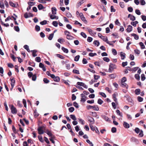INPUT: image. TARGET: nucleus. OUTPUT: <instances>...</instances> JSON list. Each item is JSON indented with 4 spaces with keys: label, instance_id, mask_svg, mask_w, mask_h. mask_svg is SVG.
Returning <instances> with one entry per match:
<instances>
[{
    "label": "nucleus",
    "instance_id": "20e7f679",
    "mask_svg": "<svg viewBox=\"0 0 146 146\" xmlns=\"http://www.w3.org/2000/svg\"><path fill=\"white\" fill-rule=\"evenodd\" d=\"M81 96L82 98H81V100L80 101L82 102H84L86 100V96L84 94H81Z\"/></svg>",
    "mask_w": 146,
    "mask_h": 146
},
{
    "label": "nucleus",
    "instance_id": "603ef678",
    "mask_svg": "<svg viewBox=\"0 0 146 146\" xmlns=\"http://www.w3.org/2000/svg\"><path fill=\"white\" fill-rule=\"evenodd\" d=\"M112 51L113 54L114 55H115L117 54V52L115 49H112Z\"/></svg>",
    "mask_w": 146,
    "mask_h": 146
},
{
    "label": "nucleus",
    "instance_id": "412c9836",
    "mask_svg": "<svg viewBox=\"0 0 146 146\" xmlns=\"http://www.w3.org/2000/svg\"><path fill=\"white\" fill-rule=\"evenodd\" d=\"M66 38L70 40H72L73 39L74 37L70 35H67L66 36Z\"/></svg>",
    "mask_w": 146,
    "mask_h": 146
},
{
    "label": "nucleus",
    "instance_id": "bf43d9fd",
    "mask_svg": "<svg viewBox=\"0 0 146 146\" xmlns=\"http://www.w3.org/2000/svg\"><path fill=\"white\" fill-rule=\"evenodd\" d=\"M93 38L90 37H88L87 38V41L89 42H91Z\"/></svg>",
    "mask_w": 146,
    "mask_h": 146
},
{
    "label": "nucleus",
    "instance_id": "6ab92c4d",
    "mask_svg": "<svg viewBox=\"0 0 146 146\" xmlns=\"http://www.w3.org/2000/svg\"><path fill=\"white\" fill-rule=\"evenodd\" d=\"M90 115L93 117H97L98 118V115H97L96 113L95 112H90Z\"/></svg>",
    "mask_w": 146,
    "mask_h": 146
},
{
    "label": "nucleus",
    "instance_id": "c9c22d12",
    "mask_svg": "<svg viewBox=\"0 0 146 146\" xmlns=\"http://www.w3.org/2000/svg\"><path fill=\"white\" fill-rule=\"evenodd\" d=\"M70 117L73 120H76V118L74 115H70Z\"/></svg>",
    "mask_w": 146,
    "mask_h": 146
},
{
    "label": "nucleus",
    "instance_id": "8fccbe9b",
    "mask_svg": "<svg viewBox=\"0 0 146 146\" xmlns=\"http://www.w3.org/2000/svg\"><path fill=\"white\" fill-rule=\"evenodd\" d=\"M103 60L104 61L108 62H109L110 60V59L108 58L107 57H105L103 58Z\"/></svg>",
    "mask_w": 146,
    "mask_h": 146
},
{
    "label": "nucleus",
    "instance_id": "69168bd1",
    "mask_svg": "<svg viewBox=\"0 0 146 146\" xmlns=\"http://www.w3.org/2000/svg\"><path fill=\"white\" fill-rule=\"evenodd\" d=\"M103 101L100 99H99L98 101V103L100 105L102 104L103 103Z\"/></svg>",
    "mask_w": 146,
    "mask_h": 146
},
{
    "label": "nucleus",
    "instance_id": "338daca9",
    "mask_svg": "<svg viewBox=\"0 0 146 146\" xmlns=\"http://www.w3.org/2000/svg\"><path fill=\"white\" fill-rule=\"evenodd\" d=\"M100 77V76H99L98 75H97L95 74L94 75V79L95 80H97Z\"/></svg>",
    "mask_w": 146,
    "mask_h": 146
},
{
    "label": "nucleus",
    "instance_id": "f03ea898",
    "mask_svg": "<svg viewBox=\"0 0 146 146\" xmlns=\"http://www.w3.org/2000/svg\"><path fill=\"white\" fill-rule=\"evenodd\" d=\"M116 66L115 65L111 63L109 65V71L110 72H111L113 70L116 68Z\"/></svg>",
    "mask_w": 146,
    "mask_h": 146
},
{
    "label": "nucleus",
    "instance_id": "4c0bfd02",
    "mask_svg": "<svg viewBox=\"0 0 146 146\" xmlns=\"http://www.w3.org/2000/svg\"><path fill=\"white\" fill-rule=\"evenodd\" d=\"M32 51L33 52L32 55L33 56L35 57L37 56V54H36V53L37 52L36 50H34Z\"/></svg>",
    "mask_w": 146,
    "mask_h": 146
},
{
    "label": "nucleus",
    "instance_id": "9b49d317",
    "mask_svg": "<svg viewBox=\"0 0 146 146\" xmlns=\"http://www.w3.org/2000/svg\"><path fill=\"white\" fill-rule=\"evenodd\" d=\"M121 86L122 87L125 88L126 89L128 88V86L125 82L123 83L121 82Z\"/></svg>",
    "mask_w": 146,
    "mask_h": 146
},
{
    "label": "nucleus",
    "instance_id": "bb28decb",
    "mask_svg": "<svg viewBox=\"0 0 146 146\" xmlns=\"http://www.w3.org/2000/svg\"><path fill=\"white\" fill-rule=\"evenodd\" d=\"M138 23V22L136 21L135 22H131V24L134 27H136L137 24Z\"/></svg>",
    "mask_w": 146,
    "mask_h": 146
},
{
    "label": "nucleus",
    "instance_id": "9d476101",
    "mask_svg": "<svg viewBox=\"0 0 146 146\" xmlns=\"http://www.w3.org/2000/svg\"><path fill=\"white\" fill-rule=\"evenodd\" d=\"M53 79L54 81L55 82H58L60 80V78L58 76H55L54 75V76L52 78Z\"/></svg>",
    "mask_w": 146,
    "mask_h": 146
},
{
    "label": "nucleus",
    "instance_id": "052dcab7",
    "mask_svg": "<svg viewBox=\"0 0 146 146\" xmlns=\"http://www.w3.org/2000/svg\"><path fill=\"white\" fill-rule=\"evenodd\" d=\"M137 100L139 102H141L143 101V98L140 96H138L137 98Z\"/></svg>",
    "mask_w": 146,
    "mask_h": 146
},
{
    "label": "nucleus",
    "instance_id": "de8ad7c7",
    "mask_svg": "<svg viewBox=\"0 0 146 146\" xmlns=\"http://www.w3.org/2000/svg\"><path fill=\"white\" fill-rule=\"evenodd\" d=\"M81 20L85 23H87V21L86 20L84 16L83 17H82L81 18Z\"/></svg>",
    "mask_w": 146,
    "mask_h": 146
},
{
    "label": "nucleus",
    "instance_id": "e433bc0d",
    "mask_svg": "<svg viewBox=\"0 0 146 146\" xmlns=\"http://www.w3.org/2000/svg\"><path fill=\"white\" fill-rule=\"evenodd\" d=\"M38 139L41 142H43L44 141L42 137V136L40 135H39L38 136Z\"/></svg>",
    "mask_w": 146,
    "mask_h": 146
},
{
    "label": "nucleus",
    "instance_id": "e2e57ef3",
    "mask_svg": "<svg viewBox=\"0 0 146 146\" xmlns=\"http://www.w3.org/2000/svg\"><path fill=\"white\" fill-rule=\"evenodd\" d=\"M141 5H144L145 4V2L144 0H141L140 1Z\"/></svg>",
    "mask_w": 146,
    "mask_h": 146
},
{
    "label": "nucleus",
    "instance_id": "2f4dec72",
    "mask_svg": "<svg viewBox=\"0 0 146 146\" xmlns=\"http://www.w3.org/2000/svg\"><path fill=\"white\" fill-rule=\"evenodd\" d=\"M89 126L91 129L93 131H94V130L96 129V127H94V126L93 125H92L91 124H89Z\"/></svg>",
    "mask_w": 146,
    "mask_h": 146
},
{
    "label": "nucleus",
    "instance_id": "58836bf2",
    "mask_svg": "<svg viewBox=\"0 0 146 146\" xmlns=\"http://www.w3.org/2000/svg\"><path fill=\"white\" fill-rule=\"evenodd\" d=\"M38 8L39 10H40L43 9L44 7L42 4H40L38 5Z\"/></svg>",
    "mask_w": 146,
    "mask_h": 146
},
{
    "label": "nucleus",
    "instance_id": "a19ab883",
    "mask_svg": "<svg viewBox=\"0 0 146 146\" xmlns=\"http://www.w3.org/2000/svg\"><path fill=\"white\" fill-rule=\"evenodd\" d=\"M109 76L110 78L113 79L116 76L114 74H112L110 75Z\"/></svg>",
    "mask_w": 146,
    "mask_h": 146
},
{
    "label": "nucleus",
    "instance_id": "c756f323",
    "mask_svg": "<svg viewBox=\"0 0 146 146\" xmlns=\"http://www.w3.org/2000/svg\"><path fill=\"white\" fill-rule=\"evenodd\" d=\"M62 49L64 52L66 53H67L68 52V49L67 48H65L64 47H62Z\"/></svg>",
    "mask_w": 146,
    "mask_h": 146
},
{
    "label": "nucleus",
    "instance_id": "aec40b11",
    "mask_svg": "<svg viewBox=\"0 0 146 146\" xmlns=\"http://www.w3.org/2000/svg\"><path fill=\"white\" fill-rule=\"evenodd\" d=\"M50 18L52 19H55L57 20L58 19V17L54 15H51L50 16Z\"/></svg>",
    "mask_w": 146,
    "mask_h": 146
},
{
    "label": "nucleus",
    "instance_id": "2eb2a0df",
    "mask_svg": "<svg viewBox=\"0 0 146 146\" xmlns=\"http://www.w3.org/2000/svg\"><path fill=\"white\" fill-rule=\"evenodd\" d=\"M39 66L41 68H42V70L44 71H46V68L44 67V65L42 63H40L39 64Z\"/></svg>",
    "mask_w": 146,
    "mask_h": 146
},
{
    "label": "nucleus",
    "instance_id": "5fc2aeb1",
    "mask_svg": "<svg viewBox=\"0 0 146 146\" xmlns=\"http://www.w3.org/2000/svg\"><path fill=\"white\" fill-rule=\"evenodd\" d=\"M35 60L38 62H40L41 61V59L39 57H37L36 58Z\"/></svg>",
    "mask_w": 146,
    "mask_h": 146
},
{
    "label": "nucleus",
    "instance_id": "cd10ccee",
    "mask_svg": "<svg viewBox=\"0 0 146 146\" xmlns=\"http://www.w3.org/2000/svg\"><path fill=\"white\" fill-rule=\"evenodd\" d=\"M46 133L49 135V136L50 137H53V136L52 134L51 133L50 131H49L48 130H46Z\"/></svg>",
    "mask_w": 146,
    "mask_h": 146
},
{
    "label": "nucleus",
    "instance_id": "393cba45",
    "mask_svg": "<svg viewBox=\"0 0 146 146\" xmlns=\"http://www.w3.org/2000/svg\"><path fill=\"white\" fill-rule=\"evenodd\" d=\"M116 112L117 114L120 116L121 117H122V114L121 113L119 110H116Z\"/></svg>",
    "mask_w": 146,
    "mask_h": 146
},
{
    "label": "nucleus",
    "instance_id": "37998d69",
    "mask_svg": "<svg viewBox=\"0 0 146 146\" xmlns=\"http://www.w3.org/2000/svg\"><path fill=\"white\" fill-rule=\"evenodd\" d=\"M127 81V78L125 77H124L121 79V82H126Z\"/></svg>",
    "mask_w": 146,
    "mask_h": 146
},
{
    "label": "nucleus",
    "instance_id": "39448f33",
    "mask_svg": "<svg viewBox=\"0 0 146 146\" xmlns=\"http://www.w3.org/2000/svg\"><path fill=\"white\" fill-rule=\"evenodd\" d=\"M11 112L13 113H17V110L13 105H12L11 108Z\"/></svg>",
    "mask_w": 146,
    "mask_h": 146
},
{
    "label": "nucleus",
    "instance_id": "5701e85b",
    "mask_svg": "<svg viewBox=\"0 0 146 146\" xmlns=\"http://www.w3.org/2000/svg\"><path fill=\"white\" fill-rule=\"evenodd\" d=\"M56 9L55 7H53L52 8V13L53 15H55L56 14Z\"/></svg>",
    "mask_w": 146,
    "mask_h": 146
},
{
    "label": "nucleus",
    "instance_id": "b1692460",
    "mask_svg": "<svg viewBox=\"0 0 146 146\" xmlns=\"http://www.w3.org/2000/svg\"><path fill=\"white\" fill-rule=\"evenodd\" d=\"M58 41L60 44H62L65 42V40L63 38H60L58 40Z\"/></svg>",
    "mask_w": 146,
    "mask_h": 146
},
{
    "label": "nucleus",
    "instance_id": "6e6d98bb",
    "mask_svg": "<svg viewBox=\"0 0 146 146\" xmlns=\"http://www.w3.org/2000/svg\"><path fill=\"white\" fill-rule=\"evenodd\" d=\"M68 110L70 112H72L74 111V108L72 107L69 108Z\"/></svg>",
    "mask_w": 146,
    "mask_h": 146
},
{
    "label": "nucleus",
    "instance_id": "4be33fe9",
    "mask_svg": "<svg viewBox=\"0 0 146 146\" xmlns=\"http://www.w3.org/2000/svg\"><path fill=\"white\" fill-rule=\"evenodd\" d=\"M9 4L11 6V7H16L17 5L15 3H14L13 2L11 1H10L9 2Z\"/></svg>",
    "mask_w": 146,
    "mask_h": 146
},
{
    "label": "nucleus",
    "instance_id": "f3484780",
    "mask_svg": "<svg viewBox=\"0 0 146 146\" xmlns=\"http://www.w3.org/2000/svg\"><path fill=\"white\" fill-rule=\"evenodd\" d=\"M86 1L85 0H81L80 1L77 3V6L78 7L80 6L82 4Z\"/></svg>",
    "mask_w": 146,
    "mask_h": 146
},
{
    "label": "nucleus",
    "instance_id": "ddd939ff",
    "mask_svg": "<svg viewBox=\"0 0 146 146\" xmlns=\"http://www.w3.org/2000/svg\"><path fill=\"white\" fill-rule=\"evenodd\" d=\"M120 55L121 60H124L125 58V54L123 52H120Z\"/></svg>",
    "mask_w": 146,
    "mask_h": 146
},
{
    "label": "nucleus",
    "instance_id": "f257e3e1",
    "mask_svg": "<svg viewBox=\"0 0 146 146\" xmlns=\"http://www.w3.org/2000/svg\"><path fill=\"white\" fill-rule=\"evenodd\" d=\"M86 108L88 110L92 109L96 111H98L99 110L98 106L95 105L93 106L90 105H88L86 106Z\"/></svg>",
    "mask_w": 146,
    "mask_h": 146
},
{
    "label": "nucleus",
    "instance_id": "13d9d810",
    "mask_svg": "<svg viewBox=\"0 0 146 146\" xmlns=\"http://www.w3.org/2000/svg\"><path fill=\"white\" fill-rule=\"evenodd\" d=\"M86 141L87 142V143H89L90 145V146H93V144L89 140L87 139L86 140Z\"/></svg>",
    "mask_w": 146,
    "mask_h": 146
},
{
    "label": "nucleus",
    "instance_id": "49530a36",
    "mask_svg": "<svg viewBox=\"0 0 146 146\" xmlns=\"http://www.w3.org/2000/svg\"><path fill=\"white\" fill-rule=\"evenodd\" d=\"M52 24L55 27H57L58 26V23L56 21H54L52 23Z\"/></svg>",
    "mask_w": 146,
    "mask_h": 146
},
{
    "label": "nucleus",
    "instance_id": "0e129e2a",
    "mask_svg": "<svg viewBox=\"0 0 146 146\" xmlns=\"http://www.w3.org/2000/svg\"><path fill=\"white\" fill-rule=\"evenodd\" d=\"M135 13L136 14L138 15H140L141 14V13L140 11L138 9H136L135 10Z\"/></svg>",
    "mask_w": 146,
    "mask_h": 146
},
{
    "label": "nucleus",
    "instance_id": "680f3d73",
    "mask_svg": "<svg viewBox=\"0 0 146 146\" xmlns=\"http://www.w3.org/2000/svg\"><path fill=\"white\" fill-rule=\"evenodd\" d=\"M23 103L24 104V106L25 108H26V107H27L26 102V100L25 99H23Z\"/></svg>",
    "mask_w": 146,
    "mask_h": 146
},
{
    "label": "nucleus",
    "instance_id": "a878e982",
    "mask_svg": "<svg viewBox=\"0 0 146 146\" xmlns=\"http://www.w3.org/2000/svg\"><path fill=\"white\" fill-rule=\"evenodd\" d=\"M130 16V18L131 20L133 21L135 20V17L133 15H131L130 14L128 15V17H129V16Z\"/></svg>",
    "mask_w": 146,
    "mask_h": 146
},
{
    "label": "nucleus",
    "instance_id": "864d4df0",
    "mask_svg": "<svg viewBox=\"0 0 146 146\" xmlns=\"http://www.w3.org/2000/svg\"><path fill=\"white\" fill-rule=\"evenodd\" d=\"M24 48L25 49L27 50L28 52H29L30 51V50H29V46L28 45H24Z\"/></svg>",
    "mask_w": 146,
    "mask_h": 146
},
{
    "label": "nucleus",
    "instance_id": "f704fd0d",
    "mask_svg": "<svg viewBox=\"0 0 146 146\" xmlns=\"http://www.w3.org/2000/svg\"><path fill=\"white\" fill-rule=\"evenodd\" d=\"M0 7L1 9L4 8V3L3 2L0 1Z\"/></svg>",
    "mask_w": 146,
    "mask_h": 146
},
{
    "label": "nucleus",
    "instance_id": "72a5a7b5",
    "mask_svg": "<svg viewBox=\"0 0 146 146\" xmlns=\"http://www.w3.org/2000/svg\"><path fill=\"white\" fill-rule=\"evenodd\" d=\"M131 36L134 37V38L136 40H138L139 38V36H138L135 34L133 33L131 34Z\"/></svg>",
    "mask_w": 146,
    "mask_h": 146
},
{
    "label": "nucleus",
    "instance_id": "774afa93",
    "mask_svg": "<svg viewBox=\"0 0 146 146\" xmlns=\"http://www.w3.org/2000/svg\"><path fill=\"white\" fill-rule=\"evenodd\" d=\"M142 19L143 21L146 20V16L145 15H142L141 16Z\"/></svg>",
    "mask_w": 146,
    "mask_h": 146
},
{
    "label": "nucleus",
    "instance_id": "4468645a",
    "mask_svg": "<svg viewBox=\"0 0 146 146\" xmlns=\"http://www.w3.org/2000/svg\"><path fill=\"white\" fill-rule=\"evenodd\" d=\"M38 133L39 134H42L44 133V131L42 129V128L41 127H39L38 129Z\"/></svg>",
    "mask_w": 146,
    "mask_h": 146
},
{
    "label": "nucleus",
    "instance_id": "423d86ee",
    "mask_svg": "<svg viewBox=\"0 0 146 146\" xmlns=\"http://www.w3.org/2000/svg\"><path fill=\"white\" fill-rule=\"evenodd\" d=\"M88 121L90 123V124H93L94 123L95 121L93 118L91 117H88Z\"/></svg>",
    "mask_w": 146,
    "mask_h": 146
},
{
    "label": "nucleus",
    "instance_id": "a211bd4d",
    "mask_svg": "<svg viewBox=\"0 0 146 146\" xmlns=\"http://www.w3.org/2000/svg\"><path fill=\"white\" fill-rule=\"evenodd\" d=\"M128 32H130L132 30V27L131 25H129L128 26V27L126 29Z\"/></svg>",
    "mask_w": 146,
    "mask_h": 146
},
{
    "label": "nucleus",
    "instance_id": "79ce46f5",
    "mask_svg": "<svg viewBox=\"0 0 146 146\" xmlns=\"http://www.w3.org/2000/svg\"><path fill=\"white\" fill-rule=\"evenodd\" d=\"M80 58V56L79 55L76 56L74 58V60L76 61H78Z\"/></svg>",
    "mask_w": 146,
    "mask_h": 146
},
{
    "label": "nucleus",
    "instance_id": "ea45409f",
    "mask_svg": "<svg viewBox=\"0 0 146 146\" xmlns=\"http://www.w3.org/2000/svg\"><path fill=\"white\" fill-rule=\"evenodd\" d=\"M54 35V34L53 33H52L50 34L48 36V39L50 40H51L53 37Z\"/></svg>",
    "mask_w": 146,
    "mask_h": 146
},
{
    "label": "nucleus",
    "instance_id": "6e6552de",
    "mask_svg": "<svg viewBox=\"0 0 146 146\" xmlns=\"http://www.w3.org/2000/svg\"><path fill=\"white\" fill-rule=\"evenodd\" d=\"M104 41L106 42L107 43H109V42L108 40L107 37L106 36H102L101 38Z\"/></svg>",
    "mask_w": 146,
    "mask_h": 146
},
{
    "label": "nucleus",
    "instance_id": "c85d7f7f",
    "mask_svg": "<svg viewBox=\"0 0 146 146\" xmlns=\"http://www.w3.org/2000/svg\"><path fill=\"white\" fill-rule=\"evenodd\" d=\"M135 93L136 95H139L140 94V90L139 89H137L135 90Z\"/></svg>",
    "mask_w": 146,
    "mask_h": 146
},
{
    "label": "nucleus",
    "instance_id": "7ed1b4c3",
    "mask_svg": "<svg viewBox=\"0 0 146 146\" xmlns=\"http://www.w3.org/2000/svg\"><path fill=\"white\" fill-rule=\"evenodd\" d=\"M117 95V93H115L112 95L113 99L116 103H117V99L116 98Z\"/></svg>",
    "mask_w": 146,
    "mask_h": 146
},
{
    "label": "nucleus",
    "instance_id": "09e8293b",
    "mask_svg": "<svg viewBox=\"0 0 146 146\" xmlns=\"http://www.w3.org/2000/svg\"><path fill=\"white\" fill-rule=\"evenodd\" d=\"M97 54L96 53H90L89 54V55L91 57H93L94 56L97 55Z\"/></svg>",
    "mask_w": 146,
    "mask_h": 146
},
{
    "label": "nucleus",
    "instance_id": "f8f14e48",
    "mask_svg": "<svg viewBox=\"0 0 146 146\" xmlns=\"http://www.w3.org/2000/svg\"><path fill=\"white\" fill-rule=\"evenodd\" d=\"M123 125L124 127L125 128H129L130 127L129 124L125 121L123 122Z\"/></svg>",
    "mask_w": 146,
    "mask_h": 146
},
{
    "label": "nucleus",
    "instance_id": "c03bdc74",
    "mask_svg": "<svg viewBox=\"0 0 146 146\" xmlns=\"http://www.w3.org/2000/svg\"><path fill=\"white\" fill-rule=\"evenodd\" d=\"M54 136L53 137H51L49 139V140L50 141L52 142L53 143V144H54L55 143V142L54 141Z\"/></svg>",
    "mask_w": 146,
    "mask_h": 146
},
{
    "label": "nucleus",
    "instance_id": "3c124183",
    "mask_svg": "<svg viewBox=\"0 0 146 146\" xmlns=\"http://www.w3.org/2000/svg\"><path fill=\"white\" fill-rule=\"evenodd\" d=\"M141 80L142 81H144L145 79V75L144 74H142L141 76Z\"/></svg>",
    "mask_w": 146,
    "mask_h": 146
},
{
    "label": "nucleus",
    "instance_id": "1a4fd4ad",
    "mask_svg": "<svg viewBox=\"0 0 146 146\" xmlns=\"http://www.w3.org/2000/svg\"><path fill=\"white\" fill-rule=\"evenodd\" d=\"M88 30L90 34L92 36L94 35H95L96 34V32H94L91 29H88Z\"/></svg>",
    "mask_w": 146,
    "mask_h": 146
},
{
    "label": "nucleus",
    "instance_id": "dca6fc26",
    "mask_svg": "<svg viewBox=\"0 0 146 146\" xmlns=\"http://www.w3.org/2000/svg\"><path fill=\"white\" fill-rule=\"evenodd\" d=\"M15 82V81L14 79H12L11 80V85L12 87L11 89V90H12L14 86Z\"/></svg>",
    "mask_w": 146,
    "mask_h": 146
},
{
    "label": "nucleus",
    "instance_id": "4d7b16f0",
    "mask_svg": "<svg viewBox=\"0 0 146 146\" xmlns=\"http://www.w3.org/2000/svg\"><path fill=\"white\" fill-rule=\"evenodd\" d=\"M46 74L48 76H50L51 78H53V77L54 76V74H51L48 71L46 72Z\"/></svg>",
    "mask_w": 146,
    "mask_h": 146
},
{
    "label": "nucleus",
    "instance_id": "473e14b6",
    "mask_svg": "<svg viewBox=\"0 0 146 146\" xmlns=\"http://www.w3.org/2000/svg\"><path fill=\"white\" fill-rule=\"evenodd\" d=\"M140 46H141V49H143L145 48V46L143 43L142 42H140L139 43Z\"/></svg>",
    "mask_w": 146,
    "mask_h": 146
},
{
    "label": "nucleus",
    "instance_id": "a18cd8bd",
    "mask_svg": "<svg viewBox=\"0 0 146 146\" xmlns=\"http://www.w3.org/2000/svg\"><path fill=\"white\" fill-rule=\"evenodd\" d=\"M81 35L84 38H86L87 37V35L84 33L82 32L80 33Z\"/></svg>",
    "mask_w": 146,
    "mask_h": 146
},
{
    "label": "nucleus",
    "instance_id": "7c9ffc66",
    "mask_svg": "<svg viewBox=\"0 0 146 146\" xmlns=\"http://www.w3.org/2000/svg\"><path fill=\"white\" fill-rule=\"evenodd\" d=\"M94 44L97 46H99L100 44L98 40H95L93 42Z\"/></svg>",
    "mask_w": 146,
    "mask_h": 146
},
{
    "label": "nucleus",
    "instance_id": "0eeeda50",
    "mask_svg": "<svg viewBox=\"0 0 146 146\" xmlns=\"http://www.w3.org/2000/svg\"><path fill=\"white\" fill-rule=\"evenodd\" d=\"M77 84L78 85L82 86L84 88H87V86L83 82H77Z\"/></svg>",
    "mask_w": 146,
    "mask_h": 146
}]
</instances>
